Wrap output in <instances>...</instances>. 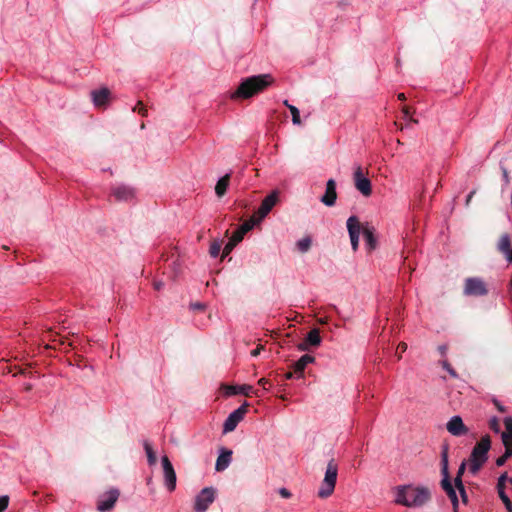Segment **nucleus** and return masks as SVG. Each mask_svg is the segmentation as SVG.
<instances>
[{"label":"nucleus","instance_id":"1","mask_svg":"<svg viewBox=\"0 0 512 512\" xmlns=\"http://www.w3.org/2000/svg\"><path fill=\"white\" fill-rule=\"evenodd\" d=\"M431 499V492L424 486L400 485L396 487L395 503L409 507H422Z\"/></svg>","mask_w":512,"mask_h":512},{"label":"nucleus","instance_id":"2","mask_svg":"<svg viewBox=\"0 0 512 512\" xmlns=\"http://www.w3.org/2000/svg\"><path fill=\"white\" fill-rule=\"evenodd\" d=\"M274 79L270 74H259L244 78L237 89L231 93L230 98L249 99L263 91H265Z\"/></svg>","mask_w":512,"mask_h":512},{"label":"nucleus","instance_id":"3","mask_svg":"<svg viewBox=\"0 0 512 512\" xmlns=\"http://www.w3.org/2000/svg\"><path fill=\"white\" fill-rule=\"evenodd\" d=\"M490 448L491 440L489 435L483 436L473 447L469 458V471L471 474L476 475L486 463Z\"/></svg>","mask_w":512,"mask_h":512},{"label":"nucleus","instance_id":"4","mask_svg":"<svg viewBox=\"0 0 512 512\" xmlns=\"http://www.w3.org/2000/svg\"><path fill=\"white\" fill-rule=\"evenodd\" d=\"M441 472L443 479L441 480L442 489L446 492L449 497L454 510L458 508L459 500L457 497L456 490L451 483L448 471V447L444 446L441 452Z\"/></svg>","mask_w":512,"mask_h":512},{"label":"nucleus","instance_id":"5","mask_svg":"<svg viewBox=\"0 0 512 512\" xmlns=\"http://www.w3.org/2000/svg\"><path fill=\"white\" fill-rule=\"evenodd\" d=\"M337 475L338 465L336 464L334 459H331L327 464L324 479L317 493L320 498L324 499L332 495L335 489Z\"/></svg>","mask_w":512,"mask_h":512},{"label":"nucleus","instance_id":"6","mask_svg":"<svg viewBox=\"0 0 512 512\" xmlns=\"http://www.w3.org/2000/svg\"><path fill=\"white\" fill-rule=\"evenodd\" d=\"M463 294L473 297L486 296L488 294V288L481 278L469 277L465 280Z\"/></svg>","mask_w":512,"mask_h":512},{"label":"nucleus","instance_id":"7","mask_svg":"<svg viewBox=\"0 0 512 512\" xmlns=\"http://www.w3.org/2000/svg\"><path fill=\"white\" fill-rule=\"evenodd\" d=\"M353 180L356 189L365 197L372 194V184L370 179L364 173L363 168L357 165L354 169Z\"/></svg>","mask_w":512,"mask_h":512},{"label":"nucleus","instance_id":"8","mask_svg":"<svg viewBox=\"0 0 512 512\" xmlns=\"http://www.w3.org/2000/svg\"><path fill=\"white\" fill-rule=\"evenodd\" d=\"M215 500V489L213 487L203 488L195 497L194 510L205 512Z\"/></svg>","mask_w":512,"mask_h":512},{"label":"nucleus","instance_id":"9","mask_svg":"<svg viewBox=\"0 0 512 512\" xmlns=\"http://www.w3.org/2000/svg\"><path fill=\"white\" fill-rule=\"evenodd\" d=\"M247 407L248 404L244 403L229 414L223 424V433H228L235 430L239 422L244 418L247 412Z\"/></svg>","mask_w":512,"mask_h":512},{"label":"nucleus","instance_id":"10","mask_svg":"<svg viewBox=\"0 0 512 512\" xmlns=\"http://www.w3.org/2000/svg\"><path fill=\"white\" fill-rule=\"evenodd\" d=\"M119 495L120 493L118 489H110L108 492L99 497L97 502V509L100 512H107L111 510L117 502Z\"/></svg>","mask_w":512,"mask_h":512},{"label":"nucleus","instance_id":"11","mask_svg":"<svg viewBox=\"0 0 512 512\" xmlns=\"http://www.w3.org/2000/svg\"><path fill=\"white\" fill-rule=\"evenodd\" d=\"M347 229L351 241L353 251H357L359 245V236L361 232V225L357 216L352 215L347 220Z\"/></svg>","mask_w":512,"mask_h":512},{"label":"nucleus","instance_id":"12","mask_svg":"<svg viewBox=\"0 0 512 512\" xmlns=\"http://www.w3.org/2000/svg\"><path fill=\"white\" fill-rule=\"evenodd\" d=\"M163 473H164V481L167 489L172 492L176 488V473L173 468L172 463L170 462L167 456H163L162 459Z\"/></svg>","mask_w":512,"mask_h":512},{"label":"nucleus","instance_id":"13","mask_svg":"<svg viewBox=\"0 0 512 512\" xmlns=\"http://www.w3.org/2000/svg\"><path fill=\"white\" fill-rule=\"evenodd\" d=\"M278 201V192L273 191L270 194H268L261 202V205L257 211V218L256 220L260 222L262 219H264L269 212L272 210V208L276 205Z\"/></svg>","mask_w":512,"mask_h":512},{"label":"nucleus","instance_id":"14","mask_svg":"<svg viewBox=\"0 0 512 512\" xmlns=\"http://www.w3.org/2000/svg\"><path fill=\"white\" fill-rule=\"evenodd\" d=\"M446 428L451 435L456 437L464 436L468 433V428L463 423L462 418L458 415L450 418L446 424Z\"/></svg>","mask_w":512,"mask_h":512},{"label":"nucleus","instance_id":"15","mask_svg":"<svg viewBox=\"0 0 512 512\" xmlns=\"http://www.w3.org/2000/svg\"><path fill=\"white\" fill-rule=\"evenodd\" d=\"M321 202L328 206H334L337 200L336 182L334 179H329L326 183L324 195L321 197Z\"/></svg>","mask_w":512,"mask_h":512},{"label":"nucleus","instance_id":"16","mask_svg":"<svg viewBox=\"0 0 512 512\" xmlns=\"http://www.w3.org/2000/svg\"><path fill=\"white\" fill-rule=\"evenodd\" d=\"M112 195L117 201H131L135 196L133 188L126 185H118L112 189Z\"/></svg>","mask_w":512,"mask_h":512},{"label":"nucleus","instance_id":"17","mask_svg":"<svg viewBox=\"0 0 512 512\" xmlns=\"http://www.w3.org/2000/svg\"><path fill=\"white\" fill-rule=\"evenodd\" d=\"M497 248L504 255L505 259L512 263V246L509 234L505 233L500 237Z\"/></svg>","mask_w":512,"mask_h":512},{"label":"nucleus","instance_id":"18","mask_svg":"<svg viewBox=\"0 0 512 512\" xmlns=\"http://www.w3.org/2000/svg\"><path fill=\"white\" fill-rule=\"evenodd\" d=\"M110 94V90L106 87L91 91V98L94 106H105L109 100Z\"/></svg>","mask_w":512,"mask_h":512},{"label":"nucleus","instance_id":"19","mask_svg":"<svg viewBox=\"0 0 512 512\" xmlns=\"http://www.w3.org/2000/svg\"><path fill=\"white\" fill-rule=\"evenodd\" d=\"M236 394H243L245 396H250L251 394H255L257 397H261L262 394L259 393L258 390H255L250 385H241V386H228L226 388V395H236Z\"/></svg>","mask_w":512,"mask_h":512},{"label":"nucleus","instance_id":"20","mask_svg":"<svg viewBox=\"0 0 512 512\" xmlns=\"http://www.w3.org/2000/svg\"><path fill=\"white\" fill-rule=\"evenodd\" d=\"M259 222L256 220V217H253L247 221H245L232 235L234 242H241L244 235L249 232L256 224Z\"/></svg>","mask_w":512,"mask_h":512},{"label":"nucleus","instance_id":"21","mask_svg":"<svg viewBox=\"0 0 512 512\" xmlns=\"http://www.w3.org/2000/svg\"><path fill=\"white\" fill-rule=\"evenodd\" d=\"M312 362H314V357L309 354H304L293 364V370L296 373L297 378H301L303 376L305 368Z\"/></svg>","mask_w":512,"mask_h":512},{"label":"nucleus","instance_id":"22","mask_svg":"<svg viewBox=\"0 0 512 512\" xmlns=\"http://www.w3.org/2000/svg\"><path fill=\"white\" fill-rule=\"evenodd\" d=\"M232 460V451L226 448L221 449V453L217 458L215 469L216 471H224Z\"/></svg>","mask_w":512,"mask_h":512},{"label":"nucleus","instance_id":"23","mask_svg":"<svg viewBox=\"0 0 512 512\" xmlns=\"http://www.w3.org/2000/svg\"><path fill=\"white\" fill-rule=\"evenodd\" d=\"M363 237L365 241V245L368 251H372L377 246V239L374 235V231L372 228H364L363 230Z\"/></svg>","mask_w":512,"mask_h":512},{"label":"nucleus","instance_id":"24","mask_svg":"<svg viewBox=\"0 0 512 512\" xmlns=\"http://www.w3.org/2000/svg\"><path fill=\"white\" fill-rule=\"evenodd\" d=\"M229 182H230V174L227 173L225 174L223 177H221L216 186H215V193L218 197H222L225 195L227 189H228V186H229Z\"/></svg>","mask_w":512,"mask_h":512},{"label":"nucleus","instance_id":"25","mask_svg":"<svg viewBox=\"0 0 512 512\" xmlns=\"http://www.w3.org/2000/svg\"><path fill=\"white\" fill-rule=\"evenodd\" d=\"M305 342L311 346H318L321 343V337L318 329H312L308 332Z\"/></svg>","mask_w":512,"mask_h":512},{"label":"nucleus","instance_id":"26","mask_svg":"<svg viewBox=\"0 0 512 512\" xmlns=\"http://www.w3.org/2000/svg\"><path fill=\"white\" fill-rule=\"evenodd\" d=\"M312 240L310 237H304L297 241L296 246L302 253L307 252L311 247Z\"/></svg>","mask_w":512,"mask_h":512},{"label":"nucleus","instance_id":"27","mask_svg":"<svg viewBox=\"0 0 512 512\" xmlns=\"http://www.w3.org/2000/svg\"><path fill=\"white\" fill-rule=\"evenodd\" d=\"M454 483H455V488L460 493L463 503L466 504L468 502V496H467L464 484L462 482V479H454Z\"/></svg>","mask_w":512,"mask_h":512},{"label":"nucleus","instance_id":"28","mask_svg":"<svg viewBox=\"0 0 512 512\" xmlns=\"http://www.w3.org/2000/svg\"><path fill=\"white\" fill-rule=\"evenodd\" d=\"M144 449H145V452L147 455L148 464L154 465L156 463V455H155L151 445L149 444V442H147V441L144 442Z\"/></svg>","mask_w":512,"mask_h":512},{"label":"nucleus","instance_id":"29","mask_svg":"<svg viewBox=\"0 0 512 512\" xmlns=\"http://www.w3.org/2000/svg\"><path fill=\"white\" fill-rule=\"evenodd\" d=\"M506 431L502 433V439H512V418L506 417L504 419Z\"/></svg>","mask_w":512,"mask_h":512},{"label":"nucleus","instance_id":"30","mask_svg":"<svg viewBox=\"0 0 512 512\" xmlns=\"http://www.w3.org/2000/svg\"><path fill=\"white\" fill-rule=\"evenodd\" d=\"M509 479L510 478H508V475L506 472L499 476L498 481H497V492H498L499 496H500V493L505 492V483H506V481H509Z\"/></svg>","mask_w":512,"mask_h":512},{"label":"nucleus","instance_id":"31","mask_svg":"<svg viewBox=\"0 0 512 512\" xmlns=\"http://www.w3.org/2000/svg\"><path fill=\"white\" fill-rule=\"evenodd\" d=\"M440 364H441L442 368L444 370H446L452 378H454V379L458 378L457 372L455 371V369L450 365V363L447 360H441Z\"/></svg>","mask_w":512,"mask_h":512},{"label":"nucleus","instance_id":"32","mask_svg":"<svg viewBox=\"0 0 512 512\" xmlns=\"http://www.w3.org/2000/svg\"><path fill=\"white\" fill-rule=\"evenodd\" d=\"M289 110H290L291 115H292V122H293V124L300 125L301 124V119H300V112H299L298 108L295 107V106H289Z\"/></svg>","mask_w":512,"mask_h":512},{"label":"nucleus","instance_id":"33","mask_svg":"<svg viewBox=\"0 0 512 512\" xmlns=\"http://www.w3.org/2000/svg\"><path fill=\"white\" fill-rule=\"evenodd\" d=\"M220 250H221V243L218 241H215L210 245L209 253H210L211 257L216 258L219 256Z\"/></svg>","mask_w":512,"mask_h":512},{"label":"nucleus","instance_id":"34","mask_svg":"<svg viewBox=\"0 0 512 512\" xmlns=\"http://www.w3.org/2000/svg\"><path fill=\"white\" fill-rule=\"evenodd\" d=\"M510 457H512L511 450H505L504 454L496 459V465L498 467L503 466Z\"/></svg>","mask_w":512,"mask_h":512},{"label":"nucleus","instance_id":"35","mask_svg":"<svg viewBox=\"0 0 512 512\" xmlns=\"http://www.w3.org/2000/svg\"><path fill=\"white\" fill-rule=\"evenodd\" d=\"M500 499L503 502L507 512H512V502L505 492L500 493Z\"/></svg>","mask_w":512,"mask_h":512},{"label":"nucleus","instance_id":"36","mask_svg":"<svg viewBox=\"0 0 512 512\" xmlns=\"http://www.w3.org/2000/svg\"><path fill=\"white\" fill-rule=\"evenodd\" d=\"M258 384L262 387V390H258L260 394H264V392L268 391L271 387V384L269 382L268 379L266 378H261L259 381H258Z\"/></svg>","mask_w":512,"mask_h":512},{"label":"nucleus","instance_id":"37","mask_svg":"<svg viewBox=\"0 0 512 512\" xmlns=\"http://www.w3.org/2000/svg\"><path fill=\"white\" fill-rule=\"evenodd\" d=\"M239 242H234L233 237L230 238L229 242L223 249V256H227Z\"/></svg>","mask_w":512,"mask_h":512},{"label":"nucleus","instance_id":"38","mask_svg":"<svg viewBox=\"0 0 512 512\" xmlns=\"http://www.w3.org/2000/svg\"><path fill=\"white\" fill-rule=\"evenodd\" d=\"M9 505V496L2 495L0 496V512H4Z\"/></svg>","mask_w":512,"mask_h":512},{"label":"nucleus","instance_id":"39","mask_svg":"<svg viewBox=\"0 0 512 512\" xmlns=\"http://www.w3.org/2000/svg\"><path fill=\"white\" fill-rule=\"evenodd\" d=\"M490 429L494 431L495 433H498L500 431V424L499 420L496 417H493L489 422Z\"/></svg>","mask_w":512,"mask_h":512},{"label":"nucleus","instance_id":"40","mask_svg":"<svg viewBox=\"0 0 512 512\" xmlns=\"http://www.w3.org/2000/svg\"><path fill=\"white\" fill-rule=\"evenodd\" d=\"M465 467H466V463L462 462L458 468L457 475H456L455 479H462V475L465 471Z\"/></svg>","mask_w":512,"mask_h":512},{"label":"nucleus","instance_id":"41","mask_svg":"<svg viewBox=\"0 0 512 512\" xmlns=\"http://www.w3.org/2000/svg\"><path fill=\"white\" fill-rule=\"evenodd\" d=\"M278 492H279L280 496L283 498L288 499L291 497V492L287 488H284V487L280 488Z\"/></svg>","mask_w":512,"mask_h":512},{"label":"nucleus","instance_id":"42","mask_svg":"<svg viewBox=\"0 0 512 512\" xmlns=\"http://www.w3.org/2000/svg\"><path fill=\"white\" fill-rule=\"evenodd\" d=\"M501 171H502V176H503V179L506 183H509L510 181V178H509V173H508V170L505 166H501Z\"/></svg>","mask_w":512,"mask_h":512},{"label":"nucleus","instance_id":"43","mask_svg":"<svg viewBox=\"0 0 512 512\" xmlns=\"http://www.w3.org/2000/svg\"><path fill=\"white\" fill-rule=\"evenodd\" d=\"M138 111L139 114L145 116L146 115V109L143 107L141 102H138L137 106L134 108V111Z\"/></svg>","mask_w":512,"mask_h":512},{"label":"nucleus","instance_id":"44","mask_svg":"<svg viewBox=\"0 0 512 512\" xmlns=\"http://www.w3.org/2000/svg\"><path fill=\"white\" fill-rule=\"evenodd\" d=\"M493 403L499 412L504 413L506 411L505 407L498 400L495 399Z\"/></svg>","mask_w":512,"mask_h":512},{"label":"nucleus","instance_id":"45","mask_svg":"<svg viewBox=\"0 0 512 512\" xmlns=\"http://www.w3.org/2000/svg\"><path fill=\"white\" fill-rule=\"evenodd\" d=\"M407 350V344L404 342H401L397 346V351L400 353H404Z\"/></svg>","mask_w":512,"mask_h":512},{"label":"nucleus","instance_id":"46","mask_svg":"<svg viewBox=\"0 0 512 512\" xmlns=\"http://www.w3.org/2000/svg\"><path fill=\"white\" fill-rule=\"evenodd\" d=\"M447 350H448L447 345H444V344H443V345H439V346H438V351H439V353H440L442 356H445V355H446Z\"/></svg>","mask_w":512,"mask_h":512},{"label":"nucleus","instance_id":"47","mask_svg":"<svg viewBox=\"0 0 512 512\" xmlns=\"http://www.w3.org/2000/svg\"><path fill=\"white\" fill-rule=\"evenodd\" d=\"M164 283L162 281H155L154 282V288L155 290L159 291L163 288Z\"/></svg>","mask_w":512,"mask_h":512},{"label":"nucleus","instance_id":"48","mask_svg":"<svg viewBox=\"0 0 512 512\" xmlns=\"http://www.w3.org/2000/svg\"><path fill=\"white\" fill-rule=\"evenodd\" d=\"M261 349H262V347H257L254 350H252L251 351V356L252 357H257L260 354Z\"/></svg>","mask_w":512,"mask_h":512},{"label":"nucleus","instance_id":"49","mask_svg":"<svg viewBox=\"0 0 512 512\" xmlns=\"http://www.w3.org/2000/svg\"><path fill=\"white\" fill-rule=\"evenodd\" d=\"M295 374H296V373H295L294 371H293V372H292V371L287 372V373L285 374V379H287V380L292 379V378H294V375H295Z\"/></svg>","mask_w":512,"mask_h":512},{"label":"nucleus","instance_id":"50","mask_svg":"<svg viewBox=\"0 0 512 512\" xmlns=\"http://www.w3.org/2000/svg\"><path fill=\"white\" fill-rule=\"evenodd\" d=\"M192 307L194 309H203L204 305L202 303H195V304H192Z\"/></svg>","mask_w":512,"mask_h":512},{"label":"nucleus","instance_id":"51","mask_svg":"<svg viewBox=\"0 0 512 512\" xmlns=\"http://www.w3.org/2000/svg\"><path fill=\"white\" fill-rule=\"evenodd\" d=\"M474 194H475V191H471V192L467 195V199H466V203H467V204L471 201V199H472V197H473V195H474Z\"/></svg>","mask_w":512,"mask_h":512},{"label":"nucleus","instance_id":"52","mask_svg":"<svg viewBox=\"0 0 512 512\" xmlns=\"http://www.w3.org/2000/svg\"><path fill=\"white\" fill-rule=\"evenodd\" d=\"M398 99L401 101H404L406 99L405 94L404 93L398 94Z\"/></svg>","mask_w":512,"mask_h":512},{"label":"nucleus","instance_id":"53","mask_svg":"<svg viewBox=\"0 0 512 512\" xmlns=\"http://www.w3.org/2000/svg\"><path fill=\"white\" fill-rule=\"evenodd\" d=\"M284 105L289 109V106H292L291 104H289L288 100H285L284 102Z\"/></svg>","mask_w":512,"mask_h":512},{"label":"nucleus","instance_id":"54","mask_svg":"<svg viewBox=\"0 0 512 512\" xmlns=\"http://www.w3.org/2000/svg\"><path fill=\"white\" fill-rule=\"evenodd\" d=\"M404 114L408 115V109L407 108H404Z\"/></svg>","mask_w":512,"mask_h":512},{"label":"nucleus","instance_id":"55","mask_svg":"<svg viewBox=\"0 0 512 512\" xmlns=\"http://www.w3.org/2000/svg\"><path fill=\"white\" fill-rule=\"evenodd\" d=\"M26 389H27V390H30V389H31V386H30V385L26 386Z\"/></svg>","mask_w":512,"mask_h":512},{"label":"nucleus","instance_id":"56","mask_svg":"<svg viewBox=\"0 0 512 512\" xmlns=\"http://www.w3.org/2000/svg\"><path fill=\"white\" fill-rule=\"evenodd\" d=\"M509 482L512 484V477L509 479Z\"/></svg>","mask_w":512,"mask_h":512}]
</instances>
